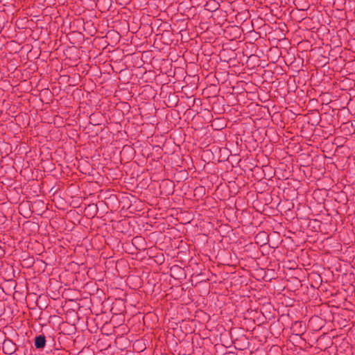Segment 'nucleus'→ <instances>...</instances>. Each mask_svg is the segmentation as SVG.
<instances>
[{"label": "nucleus", "mask_w": 355, "mask_h": 355, "mask_svg": "<svg viewBox=\"0 0 355 355\" xmlns=\"http://www.w3.org/2000/svg\"><path fill=\"white\" fill-rule=\"evenodd\" d=\"M45 343H46V339H45L44 336H43V335H40V336H37L35 339V346L37 349L43 348L45 346Z\"/></svg>", "instance_id": "f257e3e1"}, {"label": "nucleus", "mask_w": 355, "mask_h": 355, "mask_svg": "<svg viewBox=\"0 0 355 355\" xmlns=\"http://www.w3.org/2000/svg\"><path fill=\"white\" fill-rule=\"evenodd\" d=\"M7 345H12V348H11L10 349H9V350H8V352H9V353H10V354H11V353H12L13 352H15V347L12 345V344L10 342H8V343H4V345H3V348H5V347H6V346Z\"/></svg>", "instance_id": "f03ea898"}]
</instances>
